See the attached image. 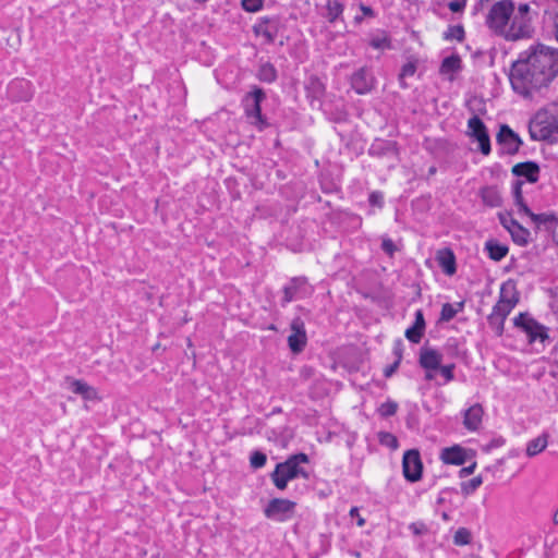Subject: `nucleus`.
Segmentation results:
<instances>
[{
	"mask_svg": "<svg viewBox=\"0 0 558 558\" xmlns=\"http://www.w3.org/2000/svg\"><path fill=\"white\" fill-rule=\"evenodd\" d=\"M558 75V49L543 44L531 46L511 65L509 80L512 89L531 98L548 88Z\"/></svg>",
	"mask_w": 558,
	"mask_h": 558,
	"instance_id": "obj_1",
	"label": "nucleus"
},
{
	"mask_svg": "<svg viewBox=\"0 0 558 558\" xmlns=\"http://www.w3.org/2000/svg\"><path fill=\"white\" fill-rule=\"evenodd\" d=\"M530 12L527 3H519L515 7L513 0H499L489 8L485 24L494 34L506 40L530 38L533 34Z\"/></svg>",
	"mask_w": 558,
	"mask_h": 558,
	"instance_id": "obj_2",
	"label": "nucleus"
},
{
	"mask_svg": "<svg viewBox=\"0 0 558 558\" xmlns=\"http://www.w3.org/2000/svg\"><path fill=\"white\" fill-rule=\"evenodd\" d=\"M530 135L535 141H551L558 135V106L539 110L529 126Z\"/></svg>",
	"mask_w": 558,
	"mask_h": 558,
	"instance_id": "obj_3",
	"label": "nucleus"
},
{
	"mask_svg": "<svg viewBox=\"0 0 558 558\" xmlns=\"http://www.w3.org/2000/svg\"><path fill=\"white\" fill-rule=\"evenodd\" d=\"M307 462L308 457L305 453H296L289 457L284 462L278 463L275 471L271 473V480L275 486L283 490L289 481L299 476L307 478V473L300 466L301 463Z\"/></svg>",
	"mask_w": 558,
	"mask_h": 558,
	"instance_id": "obj_4",
	"label": "nucleus"
},
{
	"mask_svg": "<svg viewBox=\"0 0 558 558\" xmlns=\"http://www.w3.org/2000/svg\"><path fill=\"white\" fill-rule=\"evenodd\" d=\"M266 98L264 90L257 86L247 93L243 98V107L246 117L251 120V124L264 130L268 126V122L262 114L260 104Z\"/></svg>",
	"mask_w": 558,
	"mask_h": 558,
	"instance_id": "obj_5",
	"label": "nucleus"
},
{
	"mask_svg": "<svg viewBox=\"0 0 558 558\" xmlns=\"http://www.w3.org/2000/svg\"><path fill=\"white\" fill-rule=\"evenodd\" d=\"M518 302L519 294L515 284L512 281H507L501 284L499 301L494 306L493 312L507 318Z\"/></svg>",
	"mask_w": 558,
	"mask_h": 558,
	"instance_id": "obj_6",
	"label": "nucleus"
},
{
	"mask_svg": "<svg viewBox=\"0 0 558 558\" xmlns=\"http://www.w3.org/2000/svg\"><path fill=\"white\" fill-rule=\"evenodd\" d=\"M513 323L515 327L521 328L527 335L530 342H534L537 339L544 342L548 338L546 328L538 324L529 314H519L514 318Z\"/></svg>",
	"mask_w": 558,
	"mask_h": 558,
	"instance_id": "obj_7",
	"label": "nucleus"
},
{
	"mask_svg": "<svg viewBox=\"0 0 558 558\" xmlns=\"http://www.w3.org/2000/svg\"><path fill=\"white\" fill-rule=\"evenodd\" d=\"M468 135L478 142L481 153L485 156L489 155L490 140L484 122L477 116H473L468 121Z\"/></svg>",
	"mask_w": 558,
	"mask_h": 558,
	"instance_id": "obj_8",
	"label": "nucleus"
},
{
	"mask_svg": "<svg viewBox=\"0 0 558 558\" xmlns=\"http://www.w3.org/2000/svg\"><path fill=\"white\" fill-rule=\"evenodd\" d=\"M403 475L409 482H417L422 477L423 463L420 452L411 449L404 452L402 460Z\"/></svg>",
	"mask_w": 558,
	"mask_h": 558,
	"instance_id": "obj_9",
	"label": "nucleus"
},
{
	"mask_svg": "<svg viewBox=\"0 0 558 558\" xmlns=\"http://www.w3.org/2000/svg\"><path fill=\"white\" fill-rule=\"evenodd\" d=\"M291 335L288 337V345L293 353H300L306 345L307 337L304 322L296 317L290 325Z\"/></svg>",
	"mask_w": 558,
	"mask_h": 558,
	"instance_id": "obj_10",
	"label": "nucleus"
},
{
	"mask_svg": "<svg viewBox=\"0 0 558 558\" xmlns=\"http://www.w3.org/2000/svg\"><path fill=\"white\" fill-rule=\"evenodd\" d=\"M295 502L289 499L275 498L265 508V515L270 519L283 520L287 514L292 513Z\"/></svg>",
	"mask_w": 558,
	"mask_h": 558,
	"instance_id": "obj_11",
	"label": "nucleus"
},
{
	"mask_svg": "<svg viewBox=\"0 0 558 558\" xmlns=\"http://www.w3.org/2000/svg\"><path fill=\"white\" fill-rule=\"evenodd\" d=\"M497 142L502 145L506 153L514 155L519 151L522 141L508 125L502 124L497 134Z\"/></svg>",
	"mask_w": 558,
	"mask_h": 558,
	"instance_id": "obj_12",
	"label": "nucleus"
},
{
	"mask_svg": "<svg viewBox=\"0 0 558 558\" xmlns=\"http://www.w3.org/2000/svg\"><path fill=\"white\" fill-rule=\"evenodd\" d=\"M253 31L256 35L265 37L268 44H272L278 35L279 20L277 17H262L259 22L254 25Z\"/></svg>",
	"mask_w": 558,
	"mask_h": 558,
	"instance_id": "obj_13",
	"label": "nucleus"
},
{
	"mask_svg": "<svg viewBox=\"0 0 558 558\" xmlns=\"http://www.w3.org/2000/svg\"><path fill=\"white\" fill-rule=\"evenodd\" d=\"M351 86L357 94H366L374 87V77L368 69L361 68L351 77Z\"/></svg>",
	"mask_w": 558,
	"mask_h": 558,
	"instance_id": "obj_14",
	"label": "nucleus"
},
{
	"mask_svg": "<svg viewBox=\"0 0 558 558\" xmlns=\"http://www.w3.org/2000/svg\"><path fill=\"white\" fill-rule=\"evenodd\" d=\"M442 355L435 349L422 348L420 351V365L426 371H436L441 364Z\"/></svg>",
	"mask_w": 558,
	"mask_h": 558,
	"instance_id": "obj_15",
	"label": "nucleus"
},
{
	"mask_svg": "<svg viewBox=\"0 0 558 558\" xmlns=\"http://www.w3.org/2000/svg\"><path fill=\"white\" fill-rule=\"evenodd\" d=\"M70 388L72 392L80 395L86 401L101 400L97 389L81 379H72L70 381Z\"/></svg>",
	"mask_w": 558,
	"mask_h": 558,
	"instance_id": "obj_16",
	"label": "nucleus"
},
{
	"mask_svg": "<svg viewBox=\"0 0 558 558\" xmlns=\"http://www.w3.org/2000/svg\"><path fill=\"white\" fill-rule=\"evenodd\" d=\"M484 410L481 404L475 403L464 412L463 425L469 430H477L482 424Z\"/></svg>",
	"mask_w": 558,
	"mask_h": 558,
	"instance_id": "obj_17",
	"label": "nucleus"
},
{
	"mask_svg": "<svg viewBox=\"0 0 558 558\" xmlns=\"http://www.w3.org/2000/svg\"><path fill=\"white\" fill-rule=\"evenodd\" d=\"M512 173L517 177H525L529 182L535 183L538 180L539 167L533 161L520 162L513 166Z\"/></svg>",
	"mask_w": 558,
	"mask_h": 558,
	"instance_id": "obj_18",
	"label": "nucleus"
},
{
	"mask_svg": "<svg viewBox=\"0 0 558 558\" xmlns=\"http://www.w3.org/2000/svg\"><path fill=\"white\" fill-rule=\"evenodd\" d=\"M436 260L446 275L452 276L456 274V257L450 248L439 250L436 255Z\"/></svg>",
	"mask_w": 558,
	"mask_h": 558,
	"instance_id": "obj_19",
	"label": "nucleus"
},
{
	"mask_svg": "<svg viewBox=\"0 0 558 558\" xmlns=\"http://www.w3.org/2000/svg\"><path fill=\"white\" fill-rule=\"evenodd\" d=\"M425 330V320L423 316V312L421 310L415 313V322L414 325L407 329L405 337L409 341L413 343H418L424 335Z\"/></svg>",
	"mask_w": 558,
	"mask_h": 558,
	"instance_id": "obj_20",
	"label": "nucleus"
},
{
	"mask_svg": "<svg viewBox=\"0 0 558 558\" xmlns=\"http://www.w3.org/2000/svg\"><path fill=\"white\" fill-rule=\"evenodd\" d=\"M441 460L447 464L461 465L465 462V451L459 446L445 448L441 452Z\"/></svg>",
	"mask_w": 558,
	"mask_h": 558,
	"instance_id": "obj_21",
	"label": "nucleus"
},
{
	"mask_svg": "<svg viewBox=\"0 0 558 558\" xmlns=\"http://www.w3.org/2000/svg\"><path fill=\"white\" fill-rule=\"evenodd\" d=\"M481 198L486 206L499 207L502 198L496 186H485L480 191Z\"/></svg>",
	"mask_w": 558,
	"mask_h": 558,
	"instance_id": "obj_22",
	"label": "nucleus"
},
{
	"mask_svg": "<svg viewBox=\"0 0 558 558\" xmlns=\"http://www.w3.org/2000/svg\"><path fill=\"white\" fill-rule=\"evenodd\" d=\"M306 283V278L295 277L292 278L290 283L283 289V303L287 304L293 300L299 289Z\"/></svg>",
	"mask_w": 558,
	"mask_h": 558,
	"instance_id": "obj_23",
	"label": "nucleus"
},
{
	"mask_svg": "<svg viewBox=\"0 0 558 558\" xmlns=\"http://www.w3.org/2000/svg\"><path fill=\"white\" fill-rule=\"evenodd\" d=\"M548 445V438L546 435H541L532 440H530L526 445V456L532 458L543 452Z\"/></svg>",
	"mask_w": 558,
	"mask_h": 558,
	"instance_id": "obj_24",
	"label": "nucleus"
},
{
	"mask_svg": "<svg viewBox=\"0 0 558 558\" xmlns=\"http://www.w3.org/2000/svg\"><path fill=\"white\" fill-rule=\"evenodd\" d=\"M485 248L488 252V256L496 262L501 260L508 253L506 245L499 244L493 240L486 242Z\"/></svg>",
	"mask_w": 558,
	"mask_h": 558,
	"instance_id": "obj_25",
	"label": "nucleus"
},
{
	"mask_svg": "<svg viewBox=\"0 0 558 558\" xmlns=\"http://www.w3.org/2000/svg\"><path fill=\"white\" fill-rule=\"evenodd\" d=\"M530 218H531V220L536 226L544 225L547 228H554V232L558 230V227H557L558 218H556L555 215H551V214H534L532 211V215L530 216Z\"/></svg>",
	"mask_w": 558,
	"mask_h": 558,
	"instance_id": "obj_26",
	"label": "nucleus"
},
{
	"mask_svg": "<svg viewBox=\"0 0 558 558\" xmlns=\"http://www.w3.org/2000/svg\"><path fill=\"white\" fill-rule=\"evenodd\" d=\"M509 233L511 234L512 240L517 244H519L521 246H524V245H526L529 243L530 232H529L527 229L522 227L520 223L514 226V228L511 229Z\"/></svg>",
	"mask_w": 558,
	"mask_h": 558,
	"instance_id": "obj_27",
	"label": "nucleus"
},
{
	"mask_svg": "<svg viewBox=\"0 0 558 558\" xmlns=\"http://www.w3.org/2000/svg\"><path fill=\"white\" fill-rule=\"evenodd\" d=\"M545 14L553 23L555 38L558 41V0H549V4L545 11Z\"/></svg>",
	"mask_w": 558,
	"mask_h": 558,
	"instance_id": "obj_28",
	"label": "nucleus"
},
{
	"mask_svg": "<svg viewBox=\"0 0 558 558\" xmlns=\"http://www.w3.org/2000/svg\"><path fill=\"white\" fill-rule=\"evenodd\" d=\"M461 60L458 56H450L442 60L440 72L442 74L454 73L460 69Z\"/></svg>",
	"mask_w": 558,
	"mask_h": 558,
	"instance_id": "obj_29",
	"label": "nucleus"
},
{
	"mask_svg": "<svg viewBox=\"0 0 558 558\" xmlns=\"http://www.w3.org/2000/svg\"><path fill=\"white\" fill-rule=\"evenodd\" d=\"M258 78L263 82L271 83L277 78V71L270 63H264L258 70Z\"/></svg>",
	"mask_w": 558,
	"mask_h": 558,
	"instance_id": "obj_30",
	"label": "nucleus"
},
{
	"mask_svg": "<svg viewBox=\"0 0 558 558\" xmlns=\"http://www.w3.org/2000/svg\"><path fill=\"white\" fill-rule=\"evenodd\" d=\"M506 318L492 312V314L487 317V322L489 327L494 330L496 336L500 337L504 332V325Z\"/></svg>",
	"mask_w": 558,
	"mask_h": 558,
	"instance_id": "obj_31",
	"label": "nucleus"
},
{
	"mask_svg": "<svg viewBox=\"0 0 558 558\" xmlns=\"http://www.w3.org/2000/svg\"><path fill=\"white\" fill-rule=\"evenodd\" d=\"M343 12V5L338 0H328L327 17L329 22H335Z\"/></svg>",
	"mask_w": 558,
	"mask_h": 558,
	"instance_id": "obj_32",
	"label": "nucleus"
},
{
	"mask_svg": "<svg viewBox=\"0 0 558 558\" xmlns=\"http://www.w3.org/2000/svg\"><path fill=\"white\" fill-rule=\"evenodd\" d=\"M369 45L375 49L390 48V39L388 35L383 32L380 35L374 36L371 39Z\"/></svg>",
	"mask_w": 558,
	"mask_h": 558,
	"instance_id": "obj_33",
	"label": "nucleus"
},
{
	"mask_svg": "<svg viewBox=\"0 0 558 558\" xmlns=\"http://www.w3.org/2000/svg\"><path fill=\"white\" fill-rule=\"evenodd\" d=\"M471 542V532L465 527H460L456 531L453 536V543L462 546Z\"/></svg>",
	"mask_w": 558,
	"mask_h": 558,
	"instance_id": "obj_34",
	"label": "nucleus"
},
{
	"mask_svg": "<svg viewBox=\"0 0 558 558\" xmlns=\"http://www.w3.org/2000/svg\"><path fill=\"white\" fill-rule=\"evenodd\" d=\"M415 71H416V65L414 62H408L402 66L401 72L399 74V81H400V84L402 87L408 86L404 82V78L409 77V76H413Z\"/></svg>",
	"mask_w": 558,
	"mask_h": 558,
	"instance_id": "obj_35",
	"label": "nucleus"
},
{
	"mask_svg": "<svg viewBox=\"0 0 558 558\" xmlns=\"http://www.w3.org/2000/svg\"><path fill=\"white\" fill-rule=\"evenodd\" d=\"M398 410V404L395 401H386L383 404H380L378 412L381 416L388 417L396 414Z\"/></svg>",
	"mask_w": 558,
	"mask_h": 558,
	"instance_id": "obj_36",
	"label": "nucleus"
},
{
	"mask_svg": "<svg viewBox=\"0 0 558 558\" xmlns=\"http://www.w3.org/2000/svg\"><path fill=\"white\" fill-rule=\"evenodd\" d=\"M482 477L475 476L471 478L469 482L462 484V492L465 495L474 493L482 485Z\"/></svg>",
	"mask_w": 558,
	"mask_h": 558,
	"instance_id": "obj_37",
	"label": "nucleus"
},
{
	"mask_svg": "<svg viewBox=\"0 0 558 558\" xmlns=\"http://www.w3.org/2000/svg\"><path fill=\"white\" fill-rule=\"evenodd\" d=\"M498 218L502 227L509 232L514 228V226L519 223L515 219L512 218L510 213H499Z\"/></svg>",
	"mask_w": 558,
	"mask_h": 558,
	"instance_id": "obj_38",
	"label": "nucleus"
},
{
	"mask_svg": "<svg viewBox=\"0 0 558 558\" xmlns=\"http://www.w3.org/2000/svg\"><path fill=\"white\" fill-rule=\"evenodd\" d=\"M446 39H457L459 41L463 40L464 38V29L461 25L451 26L449 29L445 33Z\"/></svg>",
	"mask_w": 558,
	"mask_h": 558,
	"instance_id": "obj_39",
	"label": "nucleus"
},
{
	"mask_svg": "<svg viewBox=\"0 0 558 558\" xmlns=\"http://www.w3.org/2000/svg\"><path fill=\"white\" fill-rule=\"evenodd\" d=\"M266 461H267V457L262 451H254L250 459L251 466L254 469L263 468L265 465Z\"/></svg>",
	"mask_w": 558,
	"mask_h": 558,
	"instance_id": "obj_40",
	"label": "nucleus"
},
{
	"mask_svg": "<svg viewBox=\"0 0 558 558\" xmlns=\"http://www.w3.org/2000/svg\"><path fill=\"white\" fill-rule=\"evenodd\" d=\"M241 4L246 12H258L263 9L264 0H242Z\"/></svg>",
	"mask_w": 558,
	"mask_h": 558,
	"instance_id": "obj_41",
	"label": "nucleus"
},
{
	"mask_svg": "<svg viewBox=\"0 0 558 558\" xmlns=\"http://www.w3.org/2000/svg\"><path fill=\"white\" fill-rule=\"evenodd\" d=\"M457 315V310L450 303H445L440 312V320L449 322Z\"/></svg>",
	"mask_w": 558,
	"mask_h": 558,
	"instance_id": "obj_42",
	"label": "nucleus"
},
{
	"mask_svg": "<svg viewBox=\"0 0 558 558\" xmlns=\"http://www.w3.org/2000/svg\"><path fill=\"white\" fill-rule=\"evenodd\" d=\"M447 7L452 11L453 13H461L466 4V0H442Z\"/></svg>",
	"mask_w": 558,
	"mask_h": 558,
	"instance_id": "obj_43",
	"label": "nucleus"
},
{
	"mask_svg": "<svg viewBox=\"0 0 558 558\" xmlns=\"http://www.w3.org/2000/svg\"><path fill=\"white\" fill-rule=\"evenodd\" d=\"M453 369H454V364H448V365H444V366H441V364H440L439 368H438V371L444 376V378L447 383L453 380V378H454Z\"/></svg>",
	"mask_w": 558,
	"mask_h": 558,
	"instance_id": "obj_44",
	"label": "nucleus"
},
{
	"mask_svg": "<svg viewBox=\"0 0 558 558\" xmlns=\"http://www.w3.org/2000/svg\"><path fill=\"white\" fill-rule=\"evenodd\" d=\"M381 248L385 253H387L389 256H392L393 253L397 251V247L392 240L390 239H384L381 242Z\"/></svg>",
	"mask_w": 558,
	"mask_h": 558,
	"instance_id": "obj_45",
	"label": "nucleus"
},
{
	"mask_svg": "<svg viewBox=\"0 0 558 558\" xmlns=\"http://www.w3.org/2000/svg\"><path fill=\"white\" fill-rule=\"evenodd\" d=\"M410 530L415 535H423L427 532V526L423 522H414L410 524Z\"/></svg>",
	"mask_w": 558,
	"mask_h": 558,
	"instance_id": "obj_46",
	"label": "nucleus"
},
{
	"mask_svg": "<svg viewBox=\"0 0 558 558\" xmlns=\"http://www.w3.org/2000/svg\"><path fill=\"white\" fill-rule=\"evenodd\" d=\"M369 204L373 206L381 207L383 206V195L379 192H373L369 195Z\"/></svg>",
	"mask_w": 558,
	"mask_h": 558,
	"instance_id": "obj_47",
	"label": "nucleus"
},
{
	"mask_svg": "<svg viewBox=\"0 0 558 558\" xmlns=\"http://www.w3.org/2000/svg\"><path fill=\"white\" fill-rule=\"evenodd\" d=\"M401 357H402V355H401V354H399V359H397V360L395 361V363H393V364H391V365H389V366H387V367L385 368V371H384V375H385L386 377H390V376H391V375L397 371V368L399 367V364H400Z\"/></svg>",
	"mask_w": 558,
	"mask_h": 558,
	"instance_id": "obj_48",
	"label": "nucleus"
},
{
	"mask_svg": "<svg viewBox=\"0 0 558 558\" xmlns=\"http://www.w3.org/2000/svg\"><path fill=\"white\" fill-rule=\"evenodd\" d=\"M522 184H523L522 181H517L514 186H513V198H514V201L521 202V199L523 198V195H522Z\"/></svg>",
	"mask_w": 558,
	"mask_h": 558,
	"instance_id": "obj_49",
	"label": "nucleus"
},
{
	"mask_svg": "<svg viewBox=\"0 0 558 558\" xmlns=\"http://www.w3.org/2000/svg\"><path fill=\"white\" fill-rule=\"evenodd\" d=\"M514 204L519 207V211L520 213H523L524 215L526 216H531L532 215V211L531 209L527 207V205L524 203L523 198L521 199V202L519 201H514Z\"/></svg>",
	"mask_w": 558,
	"mask_h": 558,
	"instance_id": "obj_50",
	"label": "nucleus"
},
{
	"mask_svg": "<svg viewBox=\"0 0 558 558\" xmlns=\"http://www.w3.org/2000/svg\"><path fill=\"white\" fill-rule=\"evenodd\" d=\"M361 10L363 12V16H374V11L372 8L367 7V5H364V4H361Z\"/></svg>",
	"mask_w": 558,
	"mask_h": 558,
	"instance_id": "obj_51",
	"label": "nucleus"
},
{
	"mask_svg": "<svg viewBox=\"0 0 558 558\" xmlns=\"http://www.w3.org/2000/svg\"><path fill=\"white\" fill-rule=\"evenodd\" d=\"M474 469H475V463H473L472 465L470 466H466V468H463L461 471H460V474L461 476H466V475H470L474 472Z\"/></svg>",
	"mask_w": 558,
	"mask_h": 558,
	"instance_id": "obj_52",
	"label": "nucleus"
},
{
	"mask_svg": "<svg viewBox=\"0 0 558 558\" xmlns=\"http://www.w3.org/2000/svg\"><path fill=\"white\" fill-rule=\"evenodd\" d=\"M23 86H24L23 82L16 81V82L11 83L10 90L13 92L14 89L22 88Z\"/></svg>",
	"mask_w": 558,
	"mask_h": 558,
	"instance_id": "obj_53",
	"label": "nucleus"
},
{
	"mask_svg": "<svg viewBox=\"0 0 558 558\" xmlns=\"http://www.w3.org/2000/svg\"><path fill=\"white\" fill-rule=\"evenodd\" d=\"M350 515L354 519H359V509L356 507H353L351 510H350Z\"/></svg>",
	"mask_w": 558,
	"mask_h": 558,
	"instance_id": "obj_54",
	"label": "nucleus"
},
{
	"mask_svg": "<svg viewBox=\"0 0 558 558\" xmlns=\"http://www.w3.org/2000/svg\"><path fill=\"white\" fill-rule=\"evenodd\" d=\"M385 437L388 438V439H391V445L392 446H396L397 445V438L395 436H392L391 434L389 433H386L385 434Z\"/></svg>",
	"mask_w": 558,
	"mask_h": 558,
	"instance_id": "obj_55",
	"label": "nucleus"
},
{
	"mask_svg": "<svg viewBox=\"0 0 558 558\" xmlns=\"http://www.w3.org/2000/svg\"><path fill=\"white\" fill-rule=\"evenodd\" d=\"M425 379H426V380H432V379H434V374L432 373V371H427V372H426Z\"/></svg>",
	"mask_w": 558,
	"mask_h": 558,
	"instance_id": "obj_56",
	"label": "nucleus"
},
{
	"mask_svg": "<svg viewBox=\"0 0 558 558\" xmlns=\"http://www.w3.org/2000/svg\"><path fill=\"white\" fill-rule=\"evenodd\" d=\"M553 521L555 524H558V509L556 510V512L553 515Z\"/></svg>",
	"mask_w": 558,
	"mask_h": 558,
	"instance_id": "obj_57",
	"label": "nucleus"
},
{
	"mask_svg": "<svg viewBox=\"0 0 558 558\" xmlns=\"http://www.w3.org/2000/svg\"><path fill=\"white\" fill-rule=\"evenodd\" d=\"M364 524H365V520H364L363 518L359 517V519H357V525H359V526H363Z\"/></svg>",
	"mask_w": 558,
	"mask_h": 558,
	"instance_id": "obj_58",
	"label": "nucleus"
},
{
	"mask_svg": "<svg viewBox=\"0 0 558 558\" xmlns=\"http://www.w3.org/2000/svg\"><path fill=\"white\" fill-rule=\"evenodd\" d=\"M362 21H363V16H359V15H356V16L354 17V22H355L356 24H360Z\"/></svg>",
	"mask_w": 558,
	"mask_h": 558,
	"instance_id": "obj_59",
	"label": "nucleus"
},
{
	"mask_svg": "<svg viewBox=\"0 0 558 558\" xmlns=\"http://www.w3.org/2000/svg\"><path fill=\"white\" fill-rule=\"evenodd\" d=\"M395 354L397 355V359H399V354H401V350L399 348H396Z\"/></svg>",
	"mask_w": 558,
	"mask_h": 558,
	"instance_id": "obj_60",
	"label": "nucleus"
},
{
	"mask_svg": "<svg viewBox=\"0 0 558 558\" xmlns=\"http://www.w3.org/2000/svg\"><path fill=\"white\" fill-rule=\"evenodd\" d=\"M352 555H353L354 557H356V558H360V557H361L360 551H353V553H352Z\"/></svg>",
	"mask_w": 558,
	"mask_h": 558,
	"instance_id": "obj_61",
	"label": "nucleus"
},
{
	"mask_svg": "<svg viewBox=\"0 0 558 558\" xmlns=\"http://www.w3.org/2000/svg\"><path fill=\"white\" fill-rule=\"evenodd\" d=\"M442 518H444L445 520H447V519H448V514H447L446 512H444V513H442Z\"/></svg>",
	"mask_w": 558,
	"mask_h": 558,
	"instance_id": "obj_62",
	"label": "nucleus"
},
{
	"mask_svg": "<svg viewBox=\"0 0 558 558\" xmlns=\"http://www.w3.org/2000/svg\"><path fill=\"white\" fill-rule=\"evenodd\" d=\"M436 169L435 168H430L429 169V173H435Z\"/></svg>",
	"mask_w": 558,
	"mask_h": 558,
	"instance_id": "obj_63",
	"label": "nucleus"
},
{
	"mask_svg": "<svg viewBox=\"0 0 558 558\" xmlns=\"http://www.w3.org/2000/svg\"><path fill=\"white\" fill-rule=\"evenodd\" d=\"M465 558H481V557H476V556H469V557H465Z\"/></svg>",
	"mask_w": 558,
	"mask_h": 558,
	"instance_id": "obj_64",
	"label": "nucleus"
}]
</instances>
